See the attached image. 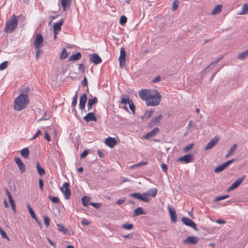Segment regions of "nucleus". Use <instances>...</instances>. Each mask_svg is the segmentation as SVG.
<instances>
[{
  "label": "nucleus",
  "mask_w": 248,
  "mask_h": 248,
  "mask_svg": "<svg viewBox=\"0 0 248 248\" xmlns=\"http://www.w3.org/2000/svg\"><path fill=\"white\" fill-rule=\"evenodd\" d=\"M30 103L28 96L24 93L18 95L14 101V108H24Z\"/></svg>",
  "instance_id": "f257e3e1"
},
{
  "label": "nucleus",
  "mask_w": 248,
  "mask_h": 248,
  "mask_svg": "<svg viewBox=\"0 0 248 248\" xmlns=\"http://www.w3.org/2000/svg\"><path fill=\"white\" fill-rule=\"evenodd\" d=\"M151 97L148 99L146 102L147 107H155L159 105L161 101V95L159 92L156 90H154L150 96Z\"/></svg>",
  "instance_id": "f03ea898"
},
{
  "label": "nucleus",
  "mask_w": 248,
  "mask_h": 248,
  "mask_svg": "<svg viewBox=\"0 0 248 248\" xmlns=\"http://www.w3.org/2000/svg\"><path fill=\"white\" fill-rule=\"evenodd\" d=\"M17 16L13 15L10 19L7 21L4 31L6 33H11L17 28Z\"/></svg>",
  "instance_id": "7ed1b4c3"
},
{
  "label": "nucleus",
  "mask_w": 248,
  "mask_h": 248,
  "mask_svg": "<svg viewBox=\"0 0 248 248\" xmlns=\"http://www.w3.org/2000/svg\"><path fill=\"white\" fill-rule=\"evenodd\" d=\"M121 103L124 105L123 108H127V105H128L129 108H135L133 101L130 100L128 96L125 95H121Z\"/></svg>",
  "instance_id": "20e7f679"
},
{
  "label": "nucleus",
  "mask_w": 248,
  "mask_h": 248,
  "mask_svg": "<svg viewBox=\"0 0 248 248\" xmlns=\"http://www.w3.org/2000/svg\"><path fill=\"white\" fill-rule=\"evenodd\" d=\"M154 91H150L148 89H142L139 91V95L140 97L143 100L145 101V102L148 99L151 97L150 96Z\"/></svg>",
  "instance_id": "39448f33"
},
{
  "label": "nucleus",
  "mask_w": 248,
  "mask_h": 248,
  "mask_svg": "<svg viewBox=\"0 0 248 248\" xmlns=\"http://www.w3.org/2000/svg\"><path fill=\"white\" fill-rule=\"evenodd\" d=\"M61 190L63 193L65 199L66 200H68L71 196V191L69 188V183H64L62 186L60 188Z\"/></svg>",
  "instance_id": "423d86ee"
},
{
  "label": "nucleus",
  "mask_w": 248,
  "mask_h": 248,
  "mask_svg": "<svg viewBox=\"0 0 248 248\" xmlns=\"http://www.w3.org/2000/svg\"><path fill=\"white\" fill-rule=\"evenodd\" d=\"M44 39L41 34H38L36 36L34 41V49H38V47H41L43 46Z\"/></svg>",
  "instance_id": "0eeeda50"
},
{
  "label": "nucleus",
  "mask_w": 248,
  "mask_h": 248,
  "mask_svg": "<svg viewBox=\"0 0 248 248\" xmlns=\"http://www.w3.org/2000/svg\"><path fill=\"white\" fill-rule=\"evenodd\" d=\"M157 189L156 188H153L149 189L146 192L143 193L145 198H146L148 200V202L150 201V199L149 196L153 198L155 197L156 196L157 193Z\"/></svg>",
  "instance_id": "6e6552de"
},
{
  "label": "nucleus",
  "mask_w": 248,
  "mask_h": 248,
  "mask_svg": "<svg viewBox=\"0 0 248 248\" xmlns=\"http://www.w3.org/2000/svg\"><path fill=\"white\" fill-rule=\"evenodd\" d=\"M182 221L186 226L190 227L195 230H197L196 224L190 219L186 217H183L182 218Z\"/></svg>",
  "instance_id": "1a4fd4ad"
},
{
  "label": "nucleus",
  "mask_w": 248,
  "mask_h": 248,
  "mask_svg": "<svg viewBox=\"0 0 248 248\" xmlns=\"http://www.w3.org/2000/svg\"><path fill=\"white\" fill-rule=\"evenodd\" d=\"M234 161V159H232L230 160L227 161L223 164L219 165L216 167L214 171L216 173H218L223 170L225 168L228 166L230 164Z\"/></svg>",
  "instance_id": "9d476101"
},
{
  "label": "nucleus",
  "mask_w": 248,
  "mask_h": 248,
  "mask_svg": "<svg viewBox=\"0 0 248 248\" xmlns=\"http://www.w3.org/2000/svg\"><path fill=\"white\" fill-rule=\"evenodd\" d=\"M125 53L126 52L123 47L120 50V55L119 58V61L120 67H122L125 64Z\"/></svg>",
  "instance_id": "9b49d317"
},
{
  "label": "nucleus",
  "mask_w": 248,
  "mask_h": 248,
  "mask_svg": "<svg viewBox=\"0 0 248 248\" xmlns=\"http://www.w3.org/2000/svg\"><path fill=\"white\" fill-rule=\"evenodd\" d=\"M5 192L7 194V195L8 197L10 205L11 206V208H12L13 211H14V212L15 213H16V206L15 202H14V200L13 199L12 196L7 188H6L5 189Z\"/></svg>",
  "instance_id": "f8f14e48"
},
{
  "label": "nucleus",
  "mask_w": 248,
  "mask_h": 248,
  "mask_svg": "<svg viewBox=\"0 0 248 248\" xmlns=\"http://www.w3.org/2000/svg\"><path fill=\"white\" fill-rule=\"evenodd\" d=\"M105 143L109 147L113 148L117 144V141L115 138L109 137L105 139Z\"/></svg>",
  "instance_id": "ddd939ff"
},
{
  "label": "nucleus",
  "mask_w": 248,
  "mask_h": 248,
  "mask_svg": "<svg viewBox=\"0 0 248 248\" xmlns=\"http://www.w3.org/2000/svg\"><path fill=\"white\" fill-rule=\"evenodd\" d=\"M90 60L94 64H98L102 62V59L96 53H93L90 55Z\"/></svg>",
  "instance_id": "4468645a"
},
{
  "label": "nucleus",
  "mask_w": 248,
  "mask_h": 248,
  "mask_svg": "<svg viewBox=\"0 0 248 248\" xmlns=\"http://www.w3.org/2000/svg\"><path fill=\"white\" fill-rule=\"evenodd\" d=\"M199 241L197 236H188L183 242L184 244H196Z\"/></svg>",
  "instance_id": "2eb2a0df"
},
{
  "label": "nucleus",
  "mask_w": 248,
  "mask_h": 248,
  "mask_svg": "<svg viewBox=\"0 0 248 248\" xmlns=\"http://www.w3.org/2000/svg\"><path fill=\"white\" fill-rule=\"evenodd\" d=\"M244 177V176L238 178L228 188V191H230L238 187L243 181Z\"/></svg>",
  "instance_id": "dca6fc26"
},
{
  "label": "nucleus",
  "mask_w": 248,
  "mask_h": 248,
  "mask_svg": "<svg viewBox=\"0 0 248 248\" xmlns=\"http://www.w3.org/2000/svg\"><path fill=\"white\" fill-rule=\"evenodd\" d=\"M193 158V155L188 154L186 155L178 158L177 161L182 162L184 161L186 163H189L191 161Z\"/></svg>",
  "instance_id": "f3484780"
},
{
  "label": "nucleus",
  "mask_w": 248,
  "mask_h": 248,
  "mask_svg": "<svg viewBox=\"0 0 248 248\" xmlns=\"http://www.w3.org/2000/svg\"><path fill=\"white\" fill-rule=\"evenodd\" d=\"M218 141V139L217 137H214L213 139H212L207 144L205 148V150H209L213 147H214L217 143Z\"/></svg>",
  "instance_id": "a211bd4d"
},
{
  "label": "nucleus",
  "mask_w": 248,
  "mask_h": 248,
  "mask_svg": "<svg viewBox=\"0 0 248 248\" xmlns=\"http://www.w3.org/2000/svg\"><path fill=\"white\" fill-rule=\"evenodd\" d=\"M159 132V128L158 127H155L144 136V138L146 139H148L150 138L154 137L158 134Z\"/></svg>",
  "instance_id": "6ab92c4d"
},
{
  "label": "nucleus",
  "mask_w": 248,
  "mask_h": 248,
  "mask_svg": "<svg viewBox=\"0 0 248 248\" xmlns=\"http://www.w3.org/2000/svg\"><path fill=\"white\" fill-rule=\"evenodd\" d=\"M168 208L171 221L174 223L177 220V216L176 215L175 209L170 207V206H169Z\"/></svg>",
  "instance_id": "aec40b11"
},
{
  "label": "nucleus",
  "mask_w": 248,
  "mask_h": 248,
  "mask_svg": "<svg viewBox=\"0 0 248 248\" xmlns=\"http://www.w3.org/2000/svg\"><path fill=\"white\" fill-rule=\"evenodd\" d=\"M130 197H133L145 202H148V200L146 198L144 197L143 193L141 194L140 193H134L131 194L130 195Z\"/></svg>",
  "instance_id": "412c9836"
},
{
  "label": "nucleus",
  "mask_w": 248,
  "mask_h": 248,
  "mask_svg": "<svg viewBox=\"0 0 248 248\" xmlns=\"http://www.w3.org/2000/svg\"><path fill=\"white\" fill-rule=\"evenodd\" d=\"M87 101V95L86 93L83 94L80 97L79 107V108H85V104Z\"/></svg>",
  "instance_id": "4be33fe9"
},
{
  "label": "nucleus",
  "mask_w": 248,
  "mask_h": 248,
  "mask_svg": "<svg viewBox=\"0 0 248 248\" xmlns=\"http://www.w3.org/2000/svg\"><path fill=\"white\" fill-rule=\"evenodd\" d=\"M64 21V20L63 19H61L58 22L55 23L53 26V31H60L61 30V26L63 25Z\"/></svg>",
  "instance_id": "5701e85b"
},
{
  "label": "nucleus",
  "mask_w": 248,
  "mask_h": 248,
  "mask_svg": "<svg viewBox=\"0 0 248 248\" xmlns=\"http://www.w3.org/2000/svg\"><path fill=\"white\" fill-rule=\"evenodd\" d=\"M84 120L87 122L94 121H96V118L95 117L93 113H88L84 117Z\"/></svg>",
  "instance_id": "b1692460"
},
{
  "label": "nucleus",
  "mask_w": 248,
  "mask_h": 248,
  "mask_svg": "<svg viewBox=\"0 0 248 248\" xmlns=\"http://www.w3.org/2000/svg\"><path fill=\"white\" fill-rule=\"evenodd\" d=\"M162 118V116L161 115L155 117L154 119L152 120V121L149 124L148 127L151 128L153 127V126L159 123L160 121Z\"/></svg>",
  "instance_id": "393cba45"
},
{
  "label": "nucleus",
  "mask_w": 248,
  "mask_h": 248,
  "mask_svg": "<svg viewBox=\"0 0 248 248\" xmlns=\"http://www.w3.org/2000/svg\"><path fill=\"white\" fill-rule=\"evenodd\" d=\"M97 102L98 100L96 97L89 98L87 104L88 108H92L93 105L97 103Z\"/></svg>",
  "instance_id": "a878e982"
},
{
  "label": "nucleus",
  "mask_w": 248,
  "mask_h": 248,
  "mask_svg": "<svg viewBox=\"0 0 248 248\" xmlns=\"http://www.w3.org/2000/svg\"><path fill=\"white\" fill-rule=\"evenodd\" d=\"M71 0H62L61 5L63 11H65L67 7H69L71 5Z\"/></svg>",
  "instance_id": "bb28decb"
},
{
  "label": "nucleus",
  "mask_w": 248,
  "mask_h": 248,
  "mask_svg": "<svg viewBox=\"0 0 248 248\" xmlns=\"http://www.w3.org/2000/svg\"><path fill=\"white\" fill-rule=\"evenodd\" d=\"M81 57V55L80 52H77L75 54L71 55L69 58V61H74L80 59Z\"/></svg>",
  "instance_id": "cd10ccee"
},
{
  "label": "nucleus",
  "mask_w": 248,
  "mask_h": 248,
  "mask_svg": "<svg viewBox=\"0 0 248 248\" xmlns=\"http://www.w3.org/2000/svg\"><path fill=\"white\" fill-rule=\"evenodd\" d=\"M20 154L21 155L25 158H27L29 156L30 151L28 148H24L23 149H22L20 151Z\"/></svg>",
  "instance_id": "c85d7f7f"
},
{
  "label": "nucleus",
  "mask_w": 248,
  "mask_h": 248,
  "mask_svg": "<svg viewBox=\"0 0 248 248\" xmlns=\"http://www.w3.org/2000/svg\"><path fill=\"white\" fill-rule=\"evenodd\" d=\"M248 57V49L246 51L239 54L237 56V59L239 60H244Z\"/></svg>",
  "instance_id": "c756f323"
},
{
  "label": "nucleus",
  "mask_w": 248,
  "mask_h": 248,
  "mask_svg": "<svg viewBox=\"0 0 248 248\" xmlns=\"http://www.w3.org/2000/svg\"><path fill=\"white\" fill-rule=\"evenodd\" d=\"M248 13V4L244 3L242 7L241 10L239 12L240 15H245Z\"/></svg>",
  "instance_id": "7c9ffc66"
},
{
  "label": "nucleus",
  "mask_w": 248,
  "mask_h": 248,
  "mask_svg": "<svg viewBox=\"0 0 248 248\" xmlns=\"http://www.w3.org/2000/svg\"><path fill=\"white\" fill-rule=\"evenodd\" d=\"M28 208L29 212V213H30L31 217L32 218L34 219L37 222L39 223L38 219L37 218V217H36L35 216V214L34 211H33L32 208L31 207V206L29 204L28 205Z\"/></svg>",
  "instance_id": "2f4dec72"
},
{
  "label": "nucleus",
  "mask_w": 248,
  "mask_h": 248,
  "mask_svg": "<svg viewBox=\"0 0 248 248\" xmlns=\"http://www.w3.org/2000/svg\"><path fill=\"white\" fill-rule=\"evenodd\" d=\"M36 167L37 171L40 176H43L45 174V171L43 168L40 167L39 162H37L36 163Z\"/></svg>",
  "instance_id": "473e14b6"
},
{
  "label": "nucleus",
  "mask_w": 248,
  "mask_h": 248,
  "mask_svg": "<svg viewBox=\"0 0 248 248\" xmlns=\"http://www.w3.org/2000/svg\"><path fill=\"white\" fill-rule=\"evenodd\" d=\"M237 147V145L236 144L233 145L230 148L229 153L225 155V158H227L230 155L233 154L234 153Z\"/></svg>",
  "instance_id": "72a5a7b5"
},
{
  "label": "nucleus",
  "mask_w": 248,
  "mask_h": 248,
  "mask_svg": "<svg viewBox=\"0 0 248 248\" xmlns=\"http://www.w3.org/2000/svg\"><path fill=\"white\" fill-rule=\"evenodd\" d=\"M90 201V198L88 196H84L82 198V202L84 207L88 205L89 202Z\"/></svg>",
  "instance_id": "f704fd0d"
},
{
  "label": "nucleus",
  "mask_w": 248,
  "mask_h": 248,
  "mask_svg": "<svg viewBox=\"0 0 248 248\" xmlns=\"http://www.w3.org/2000/svg\"><path fill=\"white\" fill-rule=\"evenodd\" d=\"M221 8H222V5L219 4V5H217L215 7V8L213 9V10L212 11V14L215 15L217 14H218L219 13H220L221 12Z\"/></svg>",
  "instance_id": "c9c22d12"
},
{
  "label": "nucleus",
  "mask_w": 248,
  "mask_h": 248,
  "mask_svg": "<svg viewBox=\"0 0 248 248\" xmlns=\"http://www.w3.org/2000/svg\"><path fill=\"white\" fill-rule=\"evenodd\" d=\"M58 229L59 231L62 232L63 234H65L67 232V230L64 228L63 225L62 224H59L57 225Z\"/></svg>",
  "instance_id": "e433bc0d"
},
{
  "label": "nucleus",
  "mask_w": 248,
  "mask_h": 248,
  "mask_svg": "<svg viewBox=\"0 0 248 248\" xmlns=\"http://www.w3.org/2000/svg\"><path fill=\"white\" fill-rule=\"evenodd\" d=\"M40 48V47H38V49H34L36 51L35 58L37 60H38L40 56L43 54V51Z\"/></svg>",
  "instance_id": "4c0bfd02"
},
{
  "label": "nucleus",
  "mask_w": 248,
  "mask_h": 248,
  "mask_svg": "<svg viewBox=\"0 0 248 248\" xmlns=\"http://www.w3.org/2000/svg\"><path fill=\"white\" fill-rule=\"evenodd\" d=\"M134 214L135 216H138L139 215L144 214L145 213L143 212L142 208L138 207L134 210Z\"/></svg>",
  "instance_id": "58836bf2"
},
{
  "label": "nucleus",
  "mask_w": 248,
  "mask_h": 248,
  "mask_svg": "<svg viewBox=\"0 0 248 248\" xmlns=\"http://www.w3.org/2000/svg\"><path fill=\"white\" fill-rule=\"evenodd\" d=\"M229 197V195L220 196L218 197H216L214 200L215 202H218L221 200H223L228 198Z\"/></svg>",
  "instance_id": "ea45409f"
},
{
  "label": "nucleus",
  "mask_w": 248,
  "mask_h": 248,
  "mask_svg": "<svg viewBox=\"0 0 248 248\" xmlns=\"http://www.w3.org/2000/svg\"><path fill=\"white\" fill-rule=\"evenodd\" d=\"M78 97V93H76L75 95L73 97V100L72 102V104H71L72 107L75 108V106H76V105L77 104Z\"/></svg>",
  "instance_id": "a19ab883"
},
{
  "label": "nucleus",
  "mask_w": 248,
  "mask_h": 248,
  "mask_svg": "<svg viewBox=\"0 0 248 248\" xmlns=\"http://www.w3.org/2000/svg\"><path fill=\"white\" fill-rule=\"evenodd\" d=\"M179 1L178 0H174L172 2V11H175L178 7Z\"/></svg>",
  "instance_id": "79ce46f5"
},
{
  "label": "nucleus",
  "mask_w": 248,
  "mask_h": 248,
  "mask_svg": "<svg viewBox=\"0 0 248 248\" xmlns=\"http://www.w3.org/2000/svg\"><path fill=\"white\" fill-rule=\"evenodd\" d=\"M49 199L53 203H58L60 202V200H59V198H58L57 197L49 196Z\"/></svg>",
  "instance_id": "37998d69"
},
{
  "label": "nucleus",
  "mask_w": 248,
  "mask_h": 248,
  "mask_svg": "<svg viewBox=\"0 0 248 248\" xmlns=\"http://www.w3.org/2000/svg\"><path fill=\"white\" fill-rule=\"evenodd\" d=\"M8 62L4 61L0 64V70H3L5 69L8 66Z\"/></svg>",
  "instance_id": "c03bdc74"
},
{
  "label": "nucleus",
  "mask_w": 248,
  "mask_h": 248,
  "mask_svg": "<svg viewBox=\"0 0 248 248\" xmlns=\"http://www.w3.org/2000/svg\"><path fill=\"white\" fill-rule=\"evenodd\" d=\"M127 22V18L124 16L120 17L119 22L121 25H124Z\"/></svg>",
  "instance_id": "a18cd8bd"
},
{
  "label": "nucleus",
  "mask_w": 248,
  "mask_h": 248,
  "mask_svg": "<svg viewBox=\"0 0 248 248\" xmlns=\"http://www.w3.org/2000/svg\"><path fill=\"white\" fill-rule=\"evenodd\" d=\"M133 225L132 224H124L122 225V228L125 230H131L133 228Z\"/></svg>",
  "instance_id": "49530a36"
},
{
  "label": "nucleus",
  "mask_w": 248,
  "mask_h": 248,
  "mask_svg": "<svg viewBox=\"0 0 248 248\" xmlns=\"http://www.w3.org/2000/svg\"><path fill=\"white\" fill-rule=\"evenodd\" d=\"M194 146V144L193 143L190 144L186 146H185L183 148V151L185 153L188 152L189 150H190Z\"/></svg>",
  "instance_id": "de8ad7c7"
},
{
  "label": "nucleus",
  "mask_w": 248,
  "mask_h": 248,
  "mask_svg": "<svg viewBox=\"0 0 248 248\" xmlns=\"http://www.w3.org/2000/svg\"><path fill=\"white\" fill-rule=\"evenodd\" d=\"M67 56V54L66 52V49L65 48H63L61 55L60 56V59L63 60L65 59Z\"/></svg>",
  "instance_id": "09e8293b"
},
{
  "label": "nucleus",
  "mask_w": 248,
  "mask_h": 248,
  "mask_svg": "<svg viewBox=\"0 0 248 248\" xmlns=\"http://www.w3.org/2000/svg\"><path fill=\"white\" fill-rule=\"evenodd\" d=\"M0 234L1 235V237L3 238L6 239L7 240H9V238L7 235L6 232L0 227Z\"/></svg>",
  "instance_id": "8fccbe9b"
},
{
  "label": "nucleus",
  "mask_w": 248,
  "mask_h": 248,
  "mask_svg": "<svg viewBox=\"0 0 248 248\" xmlns=\"http://www.w3.org/2000/svg\"><path fill=\"white\" fill-rule=\"evenodd\" d=\"M18 167L21 172H24L26 170L25 166L23 163L18 166Z\"/></svg>",
  "instance_id": "3c124183"
},
{
  "label": "nucleus",
  "mask_w": 248,
  "mask_h": 248,
  "mask_svg": "<svg viewBox=\"0 0 248 248\" xmlns=\"http://www.w3.org/2000/svg\"><path fill=\"white\" fill-rule=\"evenodd\" d=\"M44 221L46 227H48L49 225L50 219L47 216L44 217Z\"/></svg>",
  "instance_id": "603ef678"
},
{
  "label": "nucleus",
  "mask_w": 248,
  "mask_h": 248,
  "mask_svg": "<svg viewBox=\"0 0 248 248\" xmlns=\"http://www.w3.org/2000/svg\"><path fill=\"white\" fill-rule=\"evenodd\" d=\"M221 59V57L219 58H218L217 60H216L215 62H213L209 66V67H207L205 70H207V69H208L209 67H210V66H211L212 65H213V66L212 67V68L214 66V65L217 64L220 60Z\"/></svg>",
  "instance_id": "864d4df0"
},
{
  "label": "nucleus",
  "mask_w": 248,
  "mask_h": 248,
  "mask_svg": "<svg viewBox=\"0 0 248 248\" xmlns=\"http://www.w3.org/2000/svg\"><path fill=\"white\" fill-rule=\"evenodd\" d=\"M153 113V111L152 110L151 111H146L144 115L142 116L143 118H149L151 115V114Z\"/></svg>",
  "instance_id": "5fc2aeb1"
},
{
  "label": "nucleus",
  "mask_w": 248,
  "mask_h": 248,
  "mask_svg": "<svg viewBox=\"0 0 248 248\" xmlns=\"http://www.w3.org/2000/svg\"><path fill=\"white\" fill-rule=\"evenodd\" d=\"M88 154L89 152L88 150L84 151L80 155V158H84L88 155Z\"/></svg>",
  "instance_id": "6e6d98bb"
},
{
  "label": "nucleus",
  "mask_w": 248,
  "mask_h": 248,
  "mask_svg": "<svg viewBox=\"0 0 248 248\" xmlns=\"http://www.w3.org/2000/svg\"><path fill=\"white\" fill-rule=\"evenodd\" d=\"M161 169L162 170L166 173H167V170H168V167H167V166L164 164V163H162L161 165Z\"/></svg>",
  "instance_id": "4d7b16f0"
},
{
  "label": "nucleus",
  "mask_w": 248,
  "mask_h": 248,
  "mask_svg": "<svg viewBox=\"0 0 248 248\" xmlns=\"http://www.w3.org/2000/svg\"><path fill=\"white\" fill-rule=\"evenodd\" d=\"M16 163L17 164V165H19L20 164H22L23 162L21 159L19 157H15L14 159Z\"/></svg>",
  "instance_id": "13d9d810"
},
{
  "label": "nucleus",
  "mask_w": 248,
  "mask_h": 248,
  "mask_svg": "<svg viewBox=\"0 0 248 248\" xmlns=\"http://www.w3.org/2000/svg\"><path fill=\"white\" fill-rule=\"evenodd\" d=\"M90 205L96 208H99L101 206L100 203L91 202Z\"/></svg>",
  "instance_id": "bf43d9fd"
},
{
  "label": "nucleus",
  "mask_w": 248,
  "mask_h": 248,
  "mask_svg": "<svg viewBox=\"0 0 248 248\" xmlns=\"http://www.w3.org/2000/svg\"><path fill=\"white\" fill-rule=\"evenodd\" d=\"M81 84L83 86H87L88 85L87 79L86 77H84L82 81Z\"/></svg>",
  "instance_id": "052dcab7"
},
{
  "label": "nucleus",
  "mask_w": 248,
  "mask_h": 248,
  "mask_svg": "<svg viewBox=\"0 0 248 248\" xmlns=\"http://www.w3.org/2000/svg\"><path fill=\"white\" fill-rule=\"evenodd\" d=\"M42 133V132L41 131V130H39L37 131V132L36 133L35 135L32 138L31 140H34L37 137H38L39 135H41Z\"/></svg>",
  "instance_id": "680f3d73"
},
{
  "label": "nucleus",
  "mask_w": 248,
  "mask_h": 248,
  "mask_svg": "<svg viewBox=\"0 0 248 248\" xmlns=\"http://www.w3.org/2000/svg\"><path fill=\"white\" fill-rule=\"evenodd\" d=\"M39 187L41 189V190H43V186H44V182L42 179H39Z\"/></svg>",
  "instance_id": "e2e57ef3"
},
{
  "label": "nucleus",
  "mask_w": 248,
  "mask_h": 248,
  "mask_svg": "<svg viewBox=\"0 0 248 248\" xmlns=\"http://www.w3.org/2000/svg\"><path fill=\"white\" fill-rule=\"evenodd\" d=\"M44 138L48 141H50L51 140L50 136L47 132L45 133Z\"/></svg>",
  "instance_id": "0e129e2a"
},
{
  "label": "nucleus",
  "mask_w": 248,
  "mask_h": 248,
  "mask_svg": "<svg viewBox=\"0 0 248 248\" xmlns=\"http://www.w3.org/2000/svg\"><path fill=\"white\" fill-rule=\"evenodd\" d=\"M160 79H161L160 77L158 76L156 77L155 78H154L153 79L152 82L153 83H155V82H159V81H160Z\"/></svg>",
  "instance_id": "69168bd1"
},
{
  "label": "nucleus",
  "mask_w": 248,
  "mask_h": 248,
  "mask_svg": "<svg viewBox=\"0 0 248 248\" xmlns=\"http://www.w3.org/2000/svg\"><path fill=\"white\" fill-rule=\"evenodd\" d=\"M125 200L124 198H122V199H119L117 202H116V203L117 204H122L124 202Z\"/></svg>",
  "instance_id": "338daca9"
},
{
  "label": "nucleus",
  "mask_w": 248,
  "mask_h": 248,
  "mask_svg": "<svg viewBox=\"0 0 248 248\" xmlns=\"http://www.w3.org/2000/svg\"><path fill=\"white\" fill-rule=\"evenodd\" d=\"M78 65H79L78 69L80 71H81L82 72H83L85 70L84 65L83 63H80V64H79Z\"/></svg>",
  "instance_id": "774afa93"
}]
</instances>
